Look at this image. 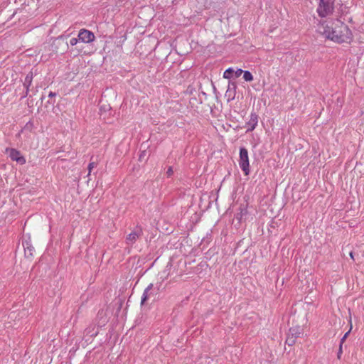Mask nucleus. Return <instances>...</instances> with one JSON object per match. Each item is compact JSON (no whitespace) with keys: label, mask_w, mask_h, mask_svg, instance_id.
Wrapping results in <instances>:
<instances>
[{"label":"nucleus","mask_w":364,"mask_h":364,"mask_svg":"<svg viewBox=\"0 0 364 364\" xmlns=\"http://www.w3.org/2000/svg\"><path fill=\"white\" fill-rule=\"evenodd\" d=\"M318 29L326 38L336 43H349L352 40L351 31L338 19L323 21Z\"/></svg>","instance_id":"1"},{"label":"nucleus","mask_w":364,"mask_h":364,"mask_svg":"<svg viewBox=\"0 0 364 364\" xmlns=\"http://www.w3.org/2000/svg\"><path fill=\"white\" fill-rule=\"evenodd\" d=\"M335 0H320L317 8V13L319 16L323 18L331 15L334 9Z\"/></svg>","instance_id":"2"},{"label":"nucleus","mask_w":364,"mask_h":364,"mask_svg":"<svg viewBox=\"0 0 364 364\" xmlns=\"http://www.w3.org/2000/svg\"><path fill=\"white\" fill-rule=\"evenodd\" d=\"M239 166L246 176L249 175L250 163L248 151L245 147L240 149Z\"/></svg>","instance_id":"3"},{"label":"nucleus","mask_w":364,"mask_h":364,"mask_svg":"<svg viewBox=\"0 0 364 364\" xmlns=\"http://www.w3.org/2000/svg\"><path fill=\"white\" fill-rule=\"evenodd\" d=\"M142 228L140 225H136L135 228L127 236L126 244L129 246H132L142 235Z\"/></svg>","instance_id":"4"},{"label":"nucleus","mask_w":364,"mask_h":364,"mask_svg":"<svg viewBox=\"0 0 364 364\" xmlns=\"http://www.w3.org/2000/svg\"><path fill=\"white\" fill-rule=\"evenodd\" d=\"M6 152L9 154L12 161H15L21 165L26 163V159L21 154L20 151L13 148H7Z\"/></svg>","instance_id":"5"},{"label":"nucleus","mask_w":364,"mask_h":364,"mask_svg":"<svg viewBox=\"0 0 364 364\" xmlns=\"http://www.w3.org/2000/svg\"><path fill=\"white\" fill-rule=\"evenodd\" d=\"M79 41L85 43H90L95 41L94 33L87 29H81L78 33Z\"/></svg>","instance_id":"6"},{"label":"nucleus","mask_w":364,"mask_h":364,"mask_svg":"<svg viewBox=\"0 0 364 364\" xmlns=\"http://www.w3.org/2000/svg\"><path fill=\"white\" fill-rule=\"evenodd\" d=\"M248 211L245 205H240L237 212L235 215V218L239 223L245 222L247 219Z\"/></svg>","instance_id":"7"},{"label":"nucleus","mask_w":364,"mask_h":364,"mask_svg":"<svg viewBox=\"0 0 364 364\" xmlns=\"http://www.w3.org/2000/svg\"><path fill=\"white\" fill-rule=\"evenodd\" d=\"M22 245L25 251V255L27 257H33L34 247L32 246L31 241L29 240L23 239L22 240Z\"/></svg>","instance_id":"8"},{"label":"nucleus","mask_w":364,"mask_h":364,"mask_svg":"<svg viewBox=\"0 0 364 364\" xmlns=\"http://www.w3.org/2000/svg\"><path fill=\"white\" fill-rule=\"evenodd\" d=\"M257 123H258L257 114L255 112H252L250 114V119L248 121V122L247 123V125L248 127L247 132L253 131L256 128Z\"/></svg>","instance_id":"9"},{"label":"nucleus","mask_w":364,"mask_h":364,"mask_svg":"<svg viewBox=\"0 0 364 364\" xmlns=\"http://www.w3.org/2000/svg\"><path fill=\"white\" fill-rule=\"evenodd\" d=\"M33 72H29L26 77H25V80H24V82H23V87H25L26 89V92H25V95H24V97H26L28 94V92H29V87L32 84V80H33Z\"/></svg>","instance_id":"10"},{"label":"nucleus","mask_w":364,"mask_h":364,"mask_svg":"<svg viewBox=\"0 0 364 364\" xmlns=\"http://www.w3.org/2000/svg\"><path fill=\"white\" fill-rule=\"evenodd\" d=\"M153 288V284H150L144 290L141 300V304H144L146 301H147L149 298V292Z\"/></svg>","instance_id":"11"},{"label":"nucleus","mask_w":364,"mask_h":364,"mask_svg":"<svg viewBox=\"0 0 364 364\" xmlns=\"http://www.w3.org/2000/svg\"><path fill=\"white\" fill-rule=\"evenodd\" d=\"M233 73L234 70L232 68H229L223 73V77L230 79L232 77Z\"/></svg>","instance_id":"12"},{"label":"nucleus","mask_w":364,"mask_h":364,"mask_svg":"<svg viewBox=\"0 0 364 364\" xmlns=\"http://www.w3.org/2000/svg\"><path fill=\"white\" fill-rule=\"evenodd\" d=\"M243 79L247 82H250L253 80V76L250 71L245 70L243 72Z\"/></svg>","instance_id":"13"},{"label":"nucleus","mask_w":364,"mask_h":364,"mask_svg":"<svg viewBox=\"0 0 364 364\" xmlns=\"http://www.w3.org/2000/svg\"><path fill=\"white\" fill-rule=\"evenodd\" d=\"M97 166V164L95 162H90L88 165V176L90 174L92 170Z\"/></svg>","instance_id":"14"},{"label":"nucleus","mask_w":364,"mask_h":364,"mask_svg":"<svg viewBox=\"0 0 364 364\" xmlns=\"http://www.w3.org/2000/svg\"><path fill=\"white\" fill-rule=\"evenodd\" d=\"M173 168L171 166H169L166 171V176L168 178H170L173 176Z\"/></svg>","instance_id":"15"},{"label":"nucleus","mask_w":364,"mask_h":364,"mask_svg":"<svg viewBox=\"0 0 364 364\" xmlns=\"http://www.w3.org/2000/svg\"><path fill=\"white\" fill-rule=\"evenodd\" d=\"M79 41V38H72L70 40V44L73 46H75L77 42Z\"/></svg>","instance_id":"16"},{"label":"nucleus","mask_w":364,"mask_h":364,"mask_svg":"<svg viewBox=\"0 0 364 364\" xmlns=\"http://www.w3.org/2000/svg\"><path fill=\"white\" fill-rule=\"evenodd\" d=\"M33 127V124L32 122L29 121L24 127V129L31 130Z\"/></svg>","instance_id":"17"},{"label":"nucleus","mask_w":364,"mask_h":364,"mask_svg":"<svg viewBox=\"0 0 364 364\" xmlns=\"http://www.w3.org/2000/svg\"><path fill=\"white\" fill-rule=\"evenodd\" d=\"M286 343L289 345V346H291L294 343V339L293 337H289L287 341H286Z\"/></svg>","instance_id":"18"},{"label":"nucleus","mask_w":364,"mask_h":364,"mask_svg":"<svg viewBox=\"0 0 364 364\" xmlns=\"http://www.w3.org/2000/svg\"><path fill=\"white\" fill-rule=\"evenodd\" d=\"M243 72L244 70H242V69H237L236 71H234V73L235 77H238L242 75V73H243Z\"/></svg>","instance_id":"19"},{"label":"nucleus","mask_w":364,"mask_h":364,"mask_svg":"<svg viewBox=\"0 0 364 364\" xmlns=\"http://www.w3.org/2000/svg\"><path fill=\"white\" fill-rule=\"evenodd\" d=\"M349 333H350V331H348L347 333H345V335L343 336V338L341 340V343L340 344H343L344 341L347 338Z\"/></svg>","instance_id":"20"},{"label":"nucleus","mask_w":364,"mask_h":364,"mask_svg":"<svg viewBox=\"0 0 364 364\" xmlns=\"http://www.w3.org/2000/svg\"><path fill=\"white\" fill-rule=\"evenodd\" d=\"M342 353V344H340L339 350L338 353V357H340V355Z\"/></svg>","instance_id":"21"},{"label":"nucleus","mask_w":364,"mask_h":364,"mask_svg":"<svg viewBox=\"0 0 364 364\" xmlns=\"http://www.w3.org/2000/svg\"><path fill=\"white\" fill-rule=\"evenodd\" d=\"M55 95H56L55 92H50V93L48 95V97H55Z\"/></svg>","instance_id":"22"},{"label":"nucleus","mask_w":364,"mask_h":364,"mask_svg":"<svg viewBox=\"0 0 364 364\" xmlns=\"http://www.w3.org/2000/svg\"><path fill=\"white\" fill-rule=\"evenodd\" d=\"M294 331V330H291V329H290V332L291 333V335H294V333L293 332ZM296 333H295V334H296Z\"/></svg>","instance_id":"23"},{"label":"nucleus","mask_w":364,"mask_h":364,"mask_svg":"<svg viewBox=\"0 0 364 364\" xmlns=\"http://www.w3.org/2000/svg\"><path fill=\"white\" fill-rule=\"evenodd\" d=\"M350 257H351L352 258L353 257V254H352V252L350 254Z\"/></svg>","instance_id":"24"}]
</instances>
